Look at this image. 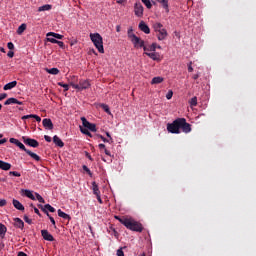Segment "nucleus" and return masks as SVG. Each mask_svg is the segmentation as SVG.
Listing matches in <instances>:
<instances>
[{
    "instance_id": "obj_41",
    "label": "nucleus",
    "mask_w": 256,
    "mask_h": 256,
    "mask_svg": "<svg viewBox=\"0 0 256 256\" xmlns=\"http://www.w3.org/2000/svg\"><path fill=\"white\" fill-rule=\"evenodd\" d=\"M9 175H13V177H21V173H19L17 171H10Z\"/></svg>"
},
{
    "instance_id": "obj_29",
    "label": "nucleus",
    "mask_w": 256,
    "mask_h": 256,
    "mask_svg": "<svg viewBox=\"0 0 256 256\" xmlns=\"http://www.w3.org/2000/svg\"><path fill=\"white\" fill-rule=\"evenodd\" d=\"M51 9H52L51 4H46V5L40 6L38 8V11L41 13L43 11H51Z\"/></svg>"
},
{
    "instance_id": "obj_25",
    "label": "nucleus",
    "mask_w": 256,
    "mask_h": 256,
    "mask_svg": "<svg viewBox=\"0 0 256 256\" xmlns=\"http://www.w3.org/2000/svg\"><path fill=\"white\" fill-rule=\"evenodd\" d=\"M92 191L94 195H101V191H99V186L97 185V182H92Z\"/></svg>"
},
{
    "instance_id": "obj_15",
    "label": "nucleus",
    "mask_w": 256,
    "mask_h": 256,
    "mask_svg": "<svg viewBox=\"0 0 256 256\" xmlns=\"http://www.w3.org/2000/svg\"><path fill=\"white\" fill-rule=\"evenodd\" d=\"M21 195H24L25 197H28V199H32V201H35V195L33 194V191L22 189Z\"/></svg>"
},
{
    "instance_id": "obj_42",
    "label": "nucleus",
    "mask_w": 256,
    "mask_h": 256,
    "mask_svg": "<svg viewBox=\"0 0 256 256\" xmlns=\"http://www.w3.org/2000/svg\"><path fill=\"white\" fill-rule=\"evenodd\" d=\"M24 221L28 223V225H31V223H33V220L29 218V216H24Z\"/></svg>"
},
{
    "instance_id": "obj_30",
    "label": "nucleus",
    "mask_w": 256,
    "mask_h": 256,
    "mask_svg": "<svg viewBox=\"0 0 256 256\" xmlns=\"http://www.w3.org/2000/svg\"><path fill=\"white\" fill-rule=\"evenodd\" d=\"M5 233H7V227L0 223V237H2V239L5 237Z\"/></svg>"
},
{
    "instance_id": "obj_58",
    "label": "nucleus",
    "mask_w": 256,
    "mask_h": 256,
    "mask_svg": "<svg viewBox=\"0 0 256 256\" xmlns=\"http://www.w3.org/2000/svg\"><path fill=\"white\" fill-rule=\"evenodd\" d=\"M34 119L38 122L41 123V117L34 115Z\"/></svg>"
},
{
    "instance_id": "obj_12",
    "label": "nucleus",
    "mask_w": 256,
    "mask_h": 256,
    "mask_svg": "<svg viewBox=\"0 0 256 256\" xmlns=\"http://www.w3.org/2000/svg\"><path fill=\"white\" fill-rule=\"evenodd\" d=\"M140 31H142L143 33H145L146 35H149V33H151V29L149 28V26L145 23V21H141L138 25Z\"/></svg>"
},
{
    "instance_id": "obj_59",
    "label": "nucleus",
    "mask_w": 256,
    "mask_h": 256,
    "mask_svg": "<svg viewBox=\"0 0 256 256\" xmlns=\"http://www.w3.org/2000/svg\"><path fill=\"white\" fill-rule=\"evenodd\" d=\"M105 155H108V157H111V152L107 149H104Z\"/></svg>"
},
{
    "instance_id": "obj_50",
    "label": "nucleus",
    "mask_w": 256,
    "mask_h": 256,
    "mask_svg": "<svg viewBox=\"0 0 256 256\" xmlns=\"http://www.w3.org/2000/svg\"><path fill=\"white\" fill-rule=\"evenodd\" d=\"M7 55H8V57H10V59H13V57H15V52L9 51V52L7 53Z\"/></svg>"
},
{
    "instance_id": "obj_21",
    "label": "nucleus",
    "mask_w": 256,
    "mask_h": 256,
    "mask_svg": "<svg viewBox=\"0 0 256 256\" xmlns=\"http://www.w3.org/2000/svg\"><path fill=\"white\" fill-rule=\"evenodd\" d=\"M53 143H55L57 147H65V143H63V140H61V138H59L57 135L53 137Z\"/></svg>"
},
{
    "instance_id": "obj_40",
    "label": "nucleus",
    "mask_w": 256,
    "mask_h": 256,
    "mask_svg": "<svg viewBox=\"0 0 256 256\" xmlns=\"http://www.w3.org/2000/svg\"><path fill=\"white\" fill-rule=\"evenodd\" d=\"M166 99H168V101L170 99H173V90H169L168 93L166 94Z\"/></svg>"
},
{
    "instance_id": "obj_26",
    "label": "nucleus",
    "mask_w": 256,
    "mask_h": 256,
    "mask_svg": "<svg viewBox=\"0 0 256 256\" xmlns=\"http://www.w3.org/2000/svg\"><path fill=\"white\" fill-rule=\"evenodd\" d=\"M27 155H29L32 159H34V161H41V157H39V155H37L34 152H31L30 150H26Z\"/></svg>"
},
{
    "instance_id": "obj_20",
    "label": "nucleus",
    "mask_w": 256,
    "mask_h": 256,
    "mask_svg": "<svg viewBox=\"0 0 256 256\" xmlns=\"http://www.w3.org/2000/svg\"><path fill=\"white\" fill-rule=\"evenodd\" d=\"M0 169L2 171H9V169H11V164L3 160H0Z\"/></svg>"
},
{
    "instance_id": "obj_4",
    "label": "nucleus",
    "mask_w": 256,
    "mask_h": 256,
    "mask_svg": "<svg viewBox=\"0 0 256 256\" xmlns=\"http://www.w3.org/2000/svg\"><path fill=\"white\" fill-rule=\"evenodd\" d=\"M90 40L96 47L99 53H105V48L103 47V37L99 33H90Z\"/></svg>"
},
{
    "instance_id": "obj_17",
    "label": "nucleus",
    "mask_w": 256,
    "mask_h": 256,
    "mask_svg": "<svg viewBox=\"0 0 256 256\" xmlns=\"http://www.w3.org/2000/svg\"><path fill=\"white\" fill-rule=\"evenodd\" d=\"M42 125L45 127V129H53V122L49 118L43 119Z\"/></svg>"
},
{
    "instance_id": "obj_53",
    "label": "nucleus",
    "mask_w": 256,
    "mask_h": 256,
    "mask_svg": "<svg viewBox=\"0 0 256 256\" xmlns=\"http://www.w3.org/2000/svg\"><path fill=\"white\" fill-rule=\"evenodd\" d=\"M6 97H7V94L5 93L0 94V101H3V99H6Z\"/></svg>"
},
{
    "instance_id": "obj_35",
    "label": "nucleus",
    "mask_w": 256,
    "mask_h": 256,
    "mask_svg": "<svg viewBox=\"0 0 256 256\" xmlns=\"http://www.w3.org/2000/svg\"><path fill=\"white\" fill-rule=\"evenodd\" d=\"M189 104L191 107H197V97L190 99Z\"/></svg>"
},
{
    "instance_id": "obj_43",
    "label": "nucleus",
    "mask_w": 256,
    "mask_h": 256,
    "mask_svg": "<svg viewBox=\"0 0 256 256\" xmlns=\"http://www.w3.org/2000/svg\"><path fill=\"white\" fill-rule=\"evenodd\" d=\"M68 81H69V85H71V81H73V83H75V81H77V76H70L68 78Z\"/></svg>"
},
{
    "instance_id": "obj_18",
    "label": "nucleus",
    "mask_w": 256,
    "mask_h": 256,
    "mask_svg": "<svg viewBox=\"0 0 256 256\" xmlns=\"http://www.w3.org/2000/svg\"><path fill=\"white\" fill-rule=\"evenodd\" d=\"M157 3L162 5L163 9H165L166 13H169V0H156Z\"/></svg>"
},
{
    "instance_id": "obj_39",
    "label": "nucleus",
    "mask_w": 256,
    "mask_h": 256,
    "mask_svg": "<svg viewBox=\"0 0 256 256\" xmlns=\"http://www.w3.org/2000/svg\"><path fill=\"white\" fill-rule=\"evenodd\" d=\"M58 85L59 87H63L64 91H67L69 89V85L63 82H58Z\"/></svg>"
},
{
    "instance_id": "obj_47",
    "label": "nucleus",
    "mask_w": 256,
    "mask_h": 256,
    "mask_svg": "<svg viewBox=\"0 0 256 256\" xmlns=\"http://www.w3.org/2000/svg\"><path fill=\"white\" fill-rule=\"evenodd\" d=\"M7 47H8V49H10V50L15 49V45H14L12 42H9V43L7 44Z\"/></svg>"
},
{
    "instance_id": "obj_23",
    "label": "nucleus",
    "mask_w": 256,
    "mask_h": 256,
    "mask_svg": "<svg viewBox=\"0 0 256 256\" xmlns=\"http://www.w3.org/2000/svg\"><path fill=\"white\" fill-rule=\"evenodd\" d=\"M14 87H17V81L7 83L6 85H4L3 89L4 91H10V89H14Z\"/></svg>"
},
{
    "instance_id": "obj_19",
    "label": "nucleus",
    "mask_w": 256,
    "mask_h": 256,
    "mask_svg": "<svg viewBox=\"0 0 256 256\" xmlns=\"http://www.w3.org/2000/svg\"><path fill=\"white\" fill-rule=\"evenodd\" d=\"M13 206L15 207V209H18V211H25V206H23V204H21V202H19V200H13L12 201Z\"/></svg>"
},
{
    "instance_id": "obj_1",
    "label": "nucleus",
    "mask_w": 256,
    "mask_h": 256,
    "mask_svg": "<svg viewBox=\"0 0 256 256\" xmlns=\"http://www.w3.org/2000/svg\"><path fill=\"white\" fill-rule=\"evenodd\" d=\"M167 131L179 135V133H191V124L187 123L185 118H178L172 123L167 124Z\"/></svg>"
},
{
    "instance_id": "obj_16",
    "label": "nucleus",
    "mask_w": 256,
    "mask_h": 256,
    "mask_svg": "<svg viewBox=\"0 0 256 256\" xmlns=\"http://www.w3.org/2000/svg\"><path fill=\"white\" fill-rule=\"evenodd\" d=\"M41 235L45 241H54L53 235H51L47 230H42Z\"/></svg>"
},
{
    "instance_id": "obj_36",
    "label": "nucleus",
    "mask_w": 256,
    "mask_h": 256,
    "mask_svg": "<svg viewBox=\"0 0 256 256\" xmlns=\"http://www.w3.org/2000/svg\"><path fill=\"white\" fill-rule=\"evenodd\" d=\"M16 147H19V149H21L22 151H25V153H27V148H25V145L23 143H21V141H18V144H16Z\"/></svg>"
},
{
    "instance_id": "obj_37",
    "label": "nucleus",
    "mask_w": 256,
    "mask_h": 256,
    "mask_svg": "<svg viewBox=\"0 0 256 256\" xmlns=\"http://www.w3.org/2000/svg\"><path fill=\"white\" fill-rule=\"evenodd\" d=\"M102 109H104L105 113L111 115V110H109V106L107 104H101Z\"/></svg>"
},
{
    "instance_id": "obj_64",
    "label": "nucleus",
    "mask_w": 256,
    "mask_h": 256,
    "mask_svg": "<svg viewBox=\"0 0 256 256\" xmlns=\"http://www.w3.org/2000/svg\"><path fill=\"white\" fill-rule=\"evenodd\" d=\"M18 256H27V255L25 254V252H19Z\"/></svg>"
},
{
    "instance_id": "obj_7",
    "label": "nucleus",
    "mask_w": 256,
    "mask_h": 256,
    "mask_svg": "<svg viewBox=\"0 0 256 256\" xmlns=\"http://www.w3.org/2000/svg\"><path fill=\"white\" fill-rule=\"evenodd\" d=\"M46 37H47V41H49V43H57V39H63V35L57 34L55 32H48L46 34Z\"/></svg>"
},
{
    "instance_id": "obj_45",
    "label": "nucleus",
    "mask_w": 256,
    "mask_h": 256,
    "mask_svg": "<svg viewBox=\"0 0 256 256\" xmlns=\"http://www.w3.org/2000/svg\"><path fill=\"white\" fill-rule=\"evenodd\" d=\"M9 141H10V143H13V145H16V146L19 143V140L16 138H10Z\"/></svg>"
},
{
    "instance_id": "obj_22",
    "label": "nucleus",
    "mask_w": 256,
    "mask_h": 256,
    "mask_svg": "<svg viewBox=\"0 0 256 256\" xmlns=\"http://www.w3.org/2000/svg\"><path fill=\"white\" fill-rule=\"evenodd\" d=\"M14 225H15V227H17L18 229H23V227H25V223H24L23 220H21L20 218H15V219H14Z\"/></svg>"
},
{
    "instance_id": "obj_6",
    "label": "nucleus",
    "mask_w": 256,
    "mask_h": 256,
    "mask_svg": "<svg viewBox=\"0 0 256 256\" xmlns=\"http://www.w3.org/2000/svg\"><path fill=\"white\" fill-rule=\"evenodd\" d=\"M70 87H73L76 91H84V89H89L91 87V83H89L88 80H80L79 84L71 81Z\"/></svg>"
},
{
    "instance_id": "obj_33",
    "label": "nucleus",
    "mask_w": 256,
    "mask_h": 256,
    "mask_svg": "<svg viewBox=\"0 0 256 256\" xmlns=\"http://www.w3.org/2000/svg\"><path fill=\"white\" fill-rule=\"evenodd\" d=\"M80 131L81 133H83L84 135H87L88 137H93V135H91V132H89V130L87 128H83L80 126Z\"/></svg>"
},
{
    "instance_id": "obj_10",
    "label": "nucleus",
    "mask_w": 256,
    "mask_h": 256,
    "mask_svg": "<svg viewBox=\"0 0 256 256\" xmlns=\"http://www.w3.org/2000/svg\"><path fill=\"white\" fill-rule=\"evenodd\" d=\"M23 141L25 145H28L29 147H34V148L39 147V142L35 139L23 137Z\"/></svg>"
},
{
    "instance_id": "obj_2",
    "label": "nucleus",
    "mask_w": 256,
    "mask_h": 256,
    "mask_svg": "<svg viewBox=\"0 0 256 256\" xmlns=\"http://www.w3.org/2000/svg\"><path fill=\"white\" fill-rule=\"evenodd\" d=\"M114 219L119 221L122 225L125 226L126 229H129L130 231H136L138 233H141L143 231V225L141 223L135 221V219L131 217H119V216H114Z\"/></svg>"
},
{
    "instance_id": "obj_28",
    "label": "nucleus",
    "mask_w": 256,
    "mask_h": 256,
    "mask_svg": "<svg viewBox=\"0 0 256 256\" xmlns=\"http://www.w3.org/2000/svg\"><path fill=\"white\" fill-rule=\"evenodd\" d=\"M46 73L49 75H59V70L57 68H45Z\"/></svg>"
},
{
    "instance_id": "obj_57",
    "label": "nucleus",
    "mask_w": 256,
    "mask_h": 256,
    "mask_svg": "<svg viewBox=\"0 0 256 256\" xmlns=\"http://www.w3.org/2000/svg\"><path fill=\"white\" fill-rule=\"evenodd\" d=\"M34 119L38 122L41 123V117L34 115Z\"/></svg>"
},
{
    "instance_id": "obj_61",
    "label": "nucleus",
    "mask_w": 256,
    "mask_h": 256,
    "mask_svg": "<svg viewBox=\"0 0 256 256\" xmlns=\"http://www.w3.org/2000/svg\"><path fill=\"white\" fill-rule=\"evenodd\" d=\"M34 208V213H36V215H41L40 213H39V209L37 208V207H33Z\"/></svg>"
},
{
    "instance_id": "obj_49",
    "label": "nucleus",
    "mask_w": 256,
    "mask_h": 256,
    "mask_svg": "<svg viewBox=\"0 0 256 256\" xmlns=\"http://www.w3.org/2000/svg\"><path fill=\"white\" fill-rule=\"evenodd\" d=\"M47 217H49L52 225H55V218L54 217H51V215H49V213H47Z\"/></svg>"
},
{
    "instance_id": "obj_44",
    "label": "nucleus",
    "mask_w": 256,
    "mask_h": 256,
    "mask_svg": "<svg viewBox=\"0 0 256 256\" xmlns=\"http://www.w3.org/2000/svg\"><path fill=\"white\" fill-rule=\"evenodd\" d=\"M116 255L117 256H125V253L123 252V248L118 249Z\"/></svg>"
},
{
    "instance_id": "obj_52",
    "label": "nucleus",
    "mask_w": 256,
    "mask_h": 256,
    "mask_svg": "<svg viewBox=\"0 0 256 256\" xmlns=\"http://www.w3.org/2000/svg\"><path fill=\"white\" fill-rule=\"evenodd\" d=\"M100 139H102V141L104 142V143H111V140H107L105 137H103V136H100Z\"/></svg>"
},
{
    "instance_id": "obj_63",
    "label": "nucleus",
    "mask_w": 256,
    "mask_h": 256,
    "mask_svg": "<svg viewBox=\"0 0 256 256\" xmlns=\"http://www.w3.org/2000/svg\"><path fill=\"white\" fill-rule=\"evenodd\" d=\"M25 119H29V115L22 116V120L25 121Z\"/></svg>"
},
{
    "instance_id": "obj_56",
    "label": "nucleus",
    "mask_w": 256,
    "mask_h": 256,
    "mask_svg": "<svg viewBox=\"0 0 256 256\" xmlns=\"http://www.w3.org/2000/svg\"><path fill=\"white\" fill-rule=\"evenodd\" d=\"M98 202L101 204L103 200L101 199V194L96 195Z\"/></svg>"
},
{
    "instance_id": "obj_3",
    "label": "nucleus",
    "mask_w": 256,
    "mask_h": 256,
    "mask_svg": "<svg viewBox=\"0 0 256 256\" xmlns=\"http://www.w3.org/2000/svg\"><path fill=\"white\" fill-rule=\"evenodd\" d=\"M127 36L131 43L134 45L135 49H141L145 47V41L135 35V33L133 32V27H130L128 29Z\"/></svg>"
},
{
    "instance_id": "obj_5",
    "label": "nucleus",
    "mask_w": 256,
    "mask_h": 256,
    "mask_svg": "<svg viewBox=\"0 0 256 256\" xmlns=\"http://www.w3.org/2000/svg\"><path fill=\"white\" fill-rule=\"evenodd\" d=\"M153 29L157 35L158 41H165V39H167V29L163 27V24H161V22L154 23Z\"/></svg>"
},
{
    "instance_id": "obj_31",
    "label": "nucleus",
    "mask_w": 256,
    "mask_h": 256,
    "mask_svg": "<svg viewBox=\"0 0 256 256\" xmlns=\"http://www.w3.org/2000/svg\"><path fill=\"white\" fill-rule=\"evenodd\" d=\"M58 216H60L62 219H71V216L69 214L63 212L61 209L58 210Z\"/></svg>"
},
{
    "instance_id": "obj_54",
    "label": "nucleus",
    "mask_w": 256,
    "mask_h": 256,
    "mask_svg": "<svg viewBox=\"0 0 256 256\" xmlns=\"http://www.w3.org/2000/svg\"><path fill=\"white\" fill-rule=\"evenodd\" d=\"M106 136L109 138L110 143H113V138L111 137V134H109V132H106Z\"/></svg>"
},
{
    "instance_id": "obj_46",
    "label": "nucleus",
    "mask_w": 256,
    "mask_h": 256,
    "mask_svg": "<svg viewBox=\"0 0 256 256\" xmlns=\"http://www.w3.org/2000/svg\"><path fill=\"white\" fill-rule=\"evenodd\" d=\"M7 205V200L0 199V207H5Z\"/></svg>"
},
{
    "instance_id": "obj_38",
    "label": "nucleus",
    "mask_w": 256,
    "mask_h": 256,
    "mask_svg": "<svg viewBox=\"0 0 256 256\" xmlns=\"http://www.w3.org/2000/svg\"><path fill=\"white\" fill-rule=\"evenodd\" d=\"M35 196L37 201H39V203H45V199H43L39 193H35Z\"/></svg>"
},
{
    "instance_id": "obj_11",
    "label": "nucleus",
    "mask_w": 256,
    "mask_h": 256,
    "mask_svg": "<svg viewBox=\"0 0 256 256\" xmlns=\"http://www.w3.org/2000/svg\"><path fill=\"white\" fill-rule=\"evenodd\" d=\"M142 49H144L145 55H147V53H155V51L157 50V43H152L148 46L144 45Z\"/></svg>"
},
{
    "instance_id": "obj_34",
    "label": "nucleus",
    "mask_w": 256,
    "mask_h": 256,
    "mask_svg": "<svg viewBox=\"0 0 256 256\" xmlns=\"http://www.w3.org/2000/svg\"><path fill=\"white\" fill-rule=\"evenodd\" d=\"M141 1L147 9H151V7H153V4L151 3V0H141Z\"/></svg>"
},
{
    "instance_id": "obj_9",
    "label": "nucleus",
    "mask_w": 256,
    "mask_h": 256,
    "mask_svg": "<svg viewBox=\"0 0 256 256\" xmlns=\"http://www.w3.org/2000/svg\"><path fill=\"white\" fill-rule=\"evenodd\" d=\"M144 11L145 9L143 8L141 2H136L134 4V14L136 15V17H143Z\"/></svg>"
},
{
    "instance_id": "obj_13",
    "label": "nucleus",
    "mask_w": 256,
    "mask_h": 256,
    "mask_svg": "<svg viewBox=\"0 0 256 256\" xmlns=\"http://www.w3.org/2000/svg\"><path fill=\"white\" fill-rule=\"evenodd\" d=\"M147 57H150L152 61H158V62L163 59V57H161V54H159V52L147 53Z\"/></svg>"
},
{
    "instance_id": "obj_27",
    "label": "nucleus",
    "mask_w": 256,
    "mask_h": 256,
    "mask_svg": "<svg viewBox=\"0 0 256 256\" xmlns=\"http://www.w3.org/2000/svg\"><path fill=\"white\" fill-rule=\"evenodd\" d=\"M27 30V24L23 23L21 24L18 29H17V34L18 35H23V33H25V31Z\"/></svg>"
},
{
    "instance_id": "obj_32",
    "label": "nucleus",
    "mask_w": 256,
    "mask_h": 256,
    "mask_svg": "<svg viewBox=\"0 0 256 256\" xmlns=\"http://www.w3.org/2000/svg\"><path fill=\"white\" fill-rule=\"evenodd\" d=\"M17 103V98H9L5 101L4 105H14Z\"/></svg>"
},
{
    "instance_id": "obj_48",
    "label": "nucleus",
    "mask_w": 256,
    "mask_h": 256,
    "mask_svg": "<svg viewBox=\"0 0 256 256\" xmlns=\"http://www.w3.org/2000/svg\"><path fill=\"white\" fill-rule=\"evenodd\" d=\"M193 63L192 62H190L189 64H188V71H189V73H193Z\"/></svg>"
},
{
    "instance_id": "obj_62",
    "label": "nucleus",
    "mask_w": 256,
    "mask_h": 256,
    "mask_svg": "<svg viewBox=\"0 0 256 256\" xmlns=\"http://www.w3.org/2000/svg\"><path fill=\"white\" fill-rule=\"evenodd\" d=\"M98 147H99V149H104V150L106 149L105 144H99Z\"/></svg>"
},
{
    "instance_id": "obj_14",
    "label": "nucleus",
    "mask_w": 256,
    "mask_h": 256,
    "mask_svg": "<svg viewBox=\"0 0 256 256\" xmlns=\"http://www.w3.org/2000/svg\"><path fill=\"white\" fill-rule=\"evenodd\" d=\"M39 209H42V211H44V213H49L47 211H50V213H55V209L53 208V206H51L50 204H46V205H38Z\"/></svg>"
},
{
    "instance_id": "obj_60",
    "label": "nucleus",
    "mask_w": 256,
    "mask_h": 256,
    "mask_svg": "<svg viewBox=\"0 0 256 256\" xmlns=\"http://www.w3.org/2000/svg\"><path fill=\"white\" fill-rule=\"evenodd\" d=\"M4 143H7V138H3L0 140V145H3Z\"/></svg>"
},
{
    "instance_id": "obj_24",
    "label": "nucleus",
    "mask_w": 256,
    "mask_h": 256,
    "mask_svg": "<svg viewBox=\"0 0 256 256\" xmlns=\"http://www.w3.org/2000/svg\"><path fill=\"white\" fill-rule=\"evenodd\" d=\"M163 81H165L163 77L157 76L151 80V85H159L160 83H163Z\"/></svg>"
},
{
    "instance_id": "obj_8",
    "label": "nucleus",
    "mask_w": 256,
    "mask_h": 256,
    "mask_svg": "<svg viewBox=\"0 0 256 256\" xmlns=\"http://www.w3.org/2000/svg\"><path fill=\"white\" fill-rule=\"evenodd\" d=\"M81 121H82L83 127L85 129H89V131H92L94 133H95V131H97V126L95 124L90 123L89 121H87L86 117H82Z\"/></svg>"
},
{
    "instance_id": "obj_55",
    "label": "nucleus",
    "mask_w": 256,
    "mask_h": 256,
    "mask_svg": "<svg viewBox=\"0 0 256 256\" xmlns=\"http://www.w3.org/2000/svg\"><path fill=\"white\" fill-rule=\"evenodd\" d=\"M44 139H45V141H47V143H51V138H50V136L45 135V136H44Z\"/></svg>"
},
{
    "instance_id": "obj_51",
    "label": "nucleus",
    "mask_w": 256,
    "mask_h": 256,
    "mask_svg": "<svg viewBox=\"0 0 256 256\" xmlns=\"http://www.w3.org/2000/svg\"><path fill=\"white\" fill-rule=\"evenodd\" d=\"M56 45H59L61 48L65 47V43L63 41L57 40Z\"/></svg>"
}]
</instances>
